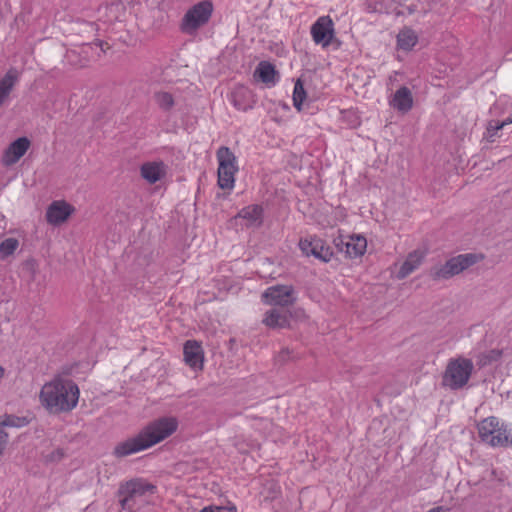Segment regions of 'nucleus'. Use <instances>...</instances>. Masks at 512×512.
<instances>
[{"mask_svg": "<svg viewBox=\"0 0 512 512\" xmlns=\"http://www.w3.org/2000/svg\"><path fill=\"white\" fill-rule=\"evenodd\" d=\"M156 487L142 478L131 479L120 484L118 494L121 496L119 501L123 510L134 512L135 509L142 506L146 501L147 495H152Z\"/></svg>", "mask_w": 512, "mask_h": 512, "instance_id": "obj_3", "label": "nucleus"}, {"mask_svg": "<svg viewBox=\"0 0 512 512\" xmlns=\"http://www.w3.org/2000/svg\"><path fill=\"white\" fill-rule=\"evenodd\" d=\"M254 77L268 86H274L277 82V71L270 62L261 61L254 71Z\"/></svg>", "mask_w": 512, "mask_h": 512, "instance_id": "obj_21", "label": "nucleus"}, {"mask_svg": "<svg viewBox=\"0 0 512 512\" xmlns=\"http://www.w3.org/2000/svg\"><path fill=\"white\" fill-rule=\"evenodd\" d=\"M299 248L306 256H313L322 262H329L333 256L330 246L325 241L316 236L302 238L299 241Z\"/></svg>", "mask_w": 512, "mask_h": 512, "instance_id": "obj_10", "label": "nucleus"}, {"mask_svg": "<svg viewBox=\"0 0 512 512\" xmlns=\"http://www.w3.org/2000/svg\"><path fill=\"white\" fill-rule=\"evenodd\" d=\"M178 427L175 417H162L145 426L137 435L117 443L113 456L124 458L161 442L172 435Z\"/></svg>", "mask_w": 512, "mask_h": 512, "instance_id": "obj_1", "label": "nucleus"}, {"mask_svg": "<svg viewBox=\"0 0 512 512\" xmlns=\"http://www.w3.org/2000/svg\"><path fill=\"white\" fill-rule=\"evenodd\" d=\"M29 420L26 417H20L13 414H4L0 416V426L21 428L26 426Z\"/></svg>", "mask_w": 512, "mask_h": 512, "instance_id": "obj_25", "label": "nucleus"}, {"mask_svg": "<svg viewBox=\"0 0 512 512\" xmlns=\"http://www.w3.org/2000/svg\"><path fill=\"white\" fill-rule=\"evenodd\" d=\"M501 356V352L499 350H491L486 354H482L479 356L478 364L480 366H485L493 361H496Z\"/></svg>", "mask_w": 512, "mask_h": 512, "instance_id": "obj_30", "label": "nucleus"}, {"mask_svg": "<svg viewBox=\"0 0 512 512\" xmlns=\"http://www.w3.org/2000/svg\"><path fill=\"white\" fill-rule=\"evenodd\" d=\"M199 512H236V507H223V506H207Z\"/></svg>", "mask_w": 512, "mask_h": 512, "instance_id": "obj_32", "label": "nucleus"}, {"mask_svg": "<svg viewBox=\"0 0 512 512\" xmlns=\"http://www.w3.org/2000/svg\"><path fill=\"white\" fill-rule=\"evenodd\" d=\"M80 390L71 379L55 377L44 384L40 391L42 405L53 413L72 411L78 404Z\"/></svg>", "mask_w": 512, "mask_h": 512, "instance_id": "obj_2", "label": "nucleus"}, {"mask_svg": "<svg viewBox=\"0 0 512 512\" xmlns=\"http://www.w3.org/2000/svg\"><path fill=\"white\" fill-rule=\"evenodd\" d=\"M501 129H503V123H500L499 120H490L486 128L485 138L493 142L497 132Z\"/></svg>", "mask_w": 512, "mask_h": 512, "instance_id": "obj_29", "label": "nucleus"}, {"mask_svg": "<svg viewBox=\"0 0 512 512\" xmlns=\"http://www.w3.org/2000/svg\"><path fill=\"white\" fill-rule=\"evenodd\" d=\"M19 242L16 238H6L0 243V255L2 258L8 257L18 248Z\"/></svg>", "mask_w": 512, "mask_h": 512, "instance_id": "obj_28", "label": "nucleus"}, {"mask_svg": "<svg viewBox=\"0 0 512 512\" xmlns=\"http://www.w3.org/2000/svg\"><path fill=\"white\" fill-rule=\"evenodd\" d=\"M262 298L266 304L283 309L293 305L296 301L295 290L291 285L268 287L262 294Z\"/></svg>", "mask_w": 512, "mask_h": 512, "instance_id": "obj_9", "label": "nucleus"}, {"mask_svg": "<svg viewBox=\"0 0 512 512\" xmlns=\"http://www.w3.org/2000/svg\"><path fill=\"white\" fill-rule=\"evenodd\" d=\"M74 208L65 201H53L47 208L46 220L52 225L65 222Z\"/></svg>", "mask_w": 512, "mask_h": 512, "instance_id": "obj_16", "label": "nucleus"}, {"mask_svg": "<svg viewBox=\"0 0 512 512\" xmlns=\"http://www.w3.org/2000/svg\"><path fill=\"white\" fill-rule=\"evenodd\" d=\"M293 358H294L293 351L290 350L289 348H284L279 352L277 360L279 362H285V361H288Z\"/></svg>", "mask_w": 512, "mask_h": 512, "instance_id": "obj_33", "label": "nucleus"}, {"mask_svg": "<svg viewBox=\"0 0 512 512\" xmlns=\"http://www.w3.org/2000/svg\"><path fill=\"white\" fill-rule=\"evenodd\" d=\"M336 246L341 252H344L349 258L362 256L367 248V240L361 235L349 236L346 240L340 238L336 241Z\"/></svg>", "mask_w": 512, "mask_h": 512, "instance_id": "obj_13", "label": "nucleus"}, {"mask_svg": "<svg viewBox=\"0 0 512 512\" xmlns=\"http://www.w3.org/2000/svg\"><path fill=\"white\" fill-rule=\"evenodd\" d=\"M4 376V368L2 366H0V380L3 378Z\"/></svg>", "mask_w": 512, "mask_h": 512, "instance_id": "obj_38", "label": "nucleus"}, {"mask_svg": "<svg viewBox=\"0 0 512 512\" xmlns=\"http://www.w3.org/2000/svg\"><path fill=\"white\" fill-rule=\"evenodd\" d=\"M290 317L289 310L272 308L265 313L262 322L269 328L283 329L290 326Z\"/></svg>", "mask_w": 512, "mask_h": 512, "instance_id": "obj_17", "label": "nucleus"}, {"mask_svg": "<svg viewBox=\"0 0 512 512\" xmlns=\"http://www.w3.org/2000/svg\"><path fill=\"white\" fill-rule=\"evenodd\" d=\"M391 104L399 111L407 112L412 108L413 98L411 91L406 86L400 87L394 94Z\"/></svg>", "mask_w": 512, "mask_h": 512, "instance_id": "obj_22", "label": "nucleus"}, {"mask_svg": "<svg viewBox=\"0 0 512 512\" xmlns=\"http://www.w3.org/2000/svg\"><path fill=\"white\" fill-rule=\"evenodd\" d=\"M480 439L492 447L512 446V436L507 426L497 417L491 416L483 419L478 424Z\"/></svg>", "mask_w": 512, "mask_h": 512, "instance_id": "obj_6", "label": "nucleus"}, {"mask_svg": "<svg viewBox=\"0 0 512 512\" xmlns=\"http://www.w3.org/2000/svg\"><path fill=\"white\" fill-rule=\"evenodd\" d=\"M306 96L307 93L305 91L302 80L297 79L293 90V105L298 111L302 110V105L304 100L306 99Z\"/></svg>", "mask_w": 512, "mask_h": 512, "instance_id": "obj_26", "label": "nucleus"}, {"mask_svg": "<svg viewBox=\"0 0 512 512\" xmlns=\"http://www.w3.org/2000/svg\"><path fill=\"white\" fill-rule=\"evenodd\" d=\"M230 101L237 110L244 112L252 109L255 104L252 91L243 86L236 88L231 93Z\"/></svg>", "mask_w": 512, "mask_h": 512, "instance_id": "obj_18", "label": "nucleus"}, {"mask_svg": "<svg viewBox=\"0 0 512 512\" xmlns=\"http://www.w3.org/2000/svg\"><path fill=\"white\" fill-rule=\"evenodd\" d=\"M264 210L261 205L251 204L243 207L235 216V219L245 221L247 228H259L263 224Z\"/></svg>", "mask_w": 512, "mask_h": 512, "instance_id": "obj_14", "label": "nucleus"}, {"mask_svg": "<svg viewBox=\"0 0 512 512\" xmlns=\"http://www.w3.org/2000/svg\"><path fill=\"white\" fill-rule=\"evenodd\" d=\"M154 99L158 107L163 111H169L174 106V98L168 92H157L154 94Z\"/></svg>", "mask_w": 512, "mask_h": 512, "instance_id": "obj_27", "label": "nucleus"}, {"mask_svg": "<svg viewBox=\"0 0 512 512\" xmlns=\"http://www.w3.org/2000/svg\"><path fill=\"white\" fill-rule=\"evenodd\" d=\"M4 448L5 447L3 445H0V455L3 453Z\"/></svg>", "mask_w": 512, "mask_h": 512, "instance_id": "obj_39", "label": "nucleus"}, {"mask_svg": "<svg viewBox=\"0 0 512 512\" xmlns=\"http://www.w3.org/2000/svg\"><path fill=\"white\" fill-rule=\"evenodd\" d=\"M417 42L418 36L411 28H404L397 35V46L401 50L410 51Z\"/></svg>", "mask_w": 512, "mask_h": 512, "instance_id": "obj_24", "label": "nucleus"}, {"mask_svg": "<svg viewBox=\"0 0 512 512\" xmlns=\"http://www.w3.org/2000/svg\"><path fill=\"white\" fill-rule=\"evenodd\" d=\"M500 123H503V128L509 124H512V113L503 121H500Z\"/></svg>", "mask_w": 512, "mask_h": 512, "instance_id": "obj_35", "label": "nucleus"}, {"mask_svg": "<svg viewBox=\"0 0 512 512\" xmlns=\"http://www.w3.org/2000/svg\"><path fill=\"white\" fill-rule=\"evenodd\" d=\"M334 23L329 16H322L311 26V35L316 44L328 47L334 37Z\"/></svg>", "mask_w": 512, "mask_h": 512, "instance_id": "obj_11", "label": "nucleus"}, {"mask_svg": "<svg viewBox=\"0 0 512 512\" xmlns=\"http://www.w3.org/2000/svg\"><path fill=\"white\" fill-rule=\"evenodd\" d=\"M415 10H416V7H415L414 5H412V6H409V7H408V12H409L410 14L414 13V12H415Z\"/></svg>", "mask_w": 512, "mask_h": 512, "instance_id": "obj_37", "label": "nucleus"}, {"mask_svg": "<svg viewBox=\"0 0 512 512\" xmlns=\"http://www.w3.org/2000/svg\"><path fill=\"white\" fill-rule=\"evenodd\" d=\"M19 72L15 68H10L4 77L0 80V107L3 105L15 83L18 81Z\"/></svg>", "mask_w": 512, "mask_h": 512, "instance_id": "obj_23", "label": "nucleus"}, {"mask_svg": "<svg viewBox=\"0 0 512 512\" xmlns=\"http://www.w3.org/2000/svg\"><path fill=\"white\" fill-rule=\"evenodd\" d=\"M30 145L31 142L27 137L17 138L4 150L1 158L2 164L8 167L17 163L25 155Z\"/></svg>", "mask_w": 512, "mask_h": 512, "instance_id": "obj_12", "label": "nucleus"}, {"mask_svg": "<svg viewBox=\"0 0 512 512\" xmlns=\"http://www.w3.org/2000/svg\"><path fill=\"white\" fill-rule=\"evenodd\" d=\"M427 512H446V510L443 507H435L428 510Z\"/></svg>", "mask_w": 512, "mask_h": 512, "instance_id": "obj_36", "label": "nucleus"}, {"mask_svg": "<svg viewBox=\"0 0 512 512\" xmlns=\"http://www.w3.org/2000/svg\"><path fill=\"white\" fill-rule=\"evenodd\" d=\"M184 361L194 370L203 368L204 353L202 346L196 340H188L183 347Z\"/></svg>", "mask_w": 512, "mask_h": 512, "instance_id": "obj_15", "label": "nucleus"}, {"mask_svg": "<svg viewBox=\"0 0 512 512\" xmlns=\"http://www.w3.org/2000/svg\"><path fill=\"white\" fill-rule=\"evenodd\" d=\"M4 428V426H0V445L5 447L7 445L9 435Z\"/></svg>", "mask_w": 512, "mask_h": 512, "instance_id": "obj_34", "label": "nucleus"}, {"mask_svg": "<svg viewBox=\"0 0 512 512\" xmlns=\"http://www.w3.org/2000/svg\"><path fill=\"white\" fill-rule=\"evenodd\" d=\"M218 160V186L221 189L232 190L235 184V174L238 171L237 160L234 153L226 146L217 150Z\"/></svg>", "mask_w": 512, "mask_h": 512, "instance_id": "obj_8", "label": "nucleus"}, {"mask_svg": "<svg viewBox=\"0 0 512 512\" xmlns=\"http://www.w3.org/2000/svg\"><path fill=\"white\" fill-rule=\"evenodd\" d=\"M484 259L481 253H465L451 257L444 264L434 266L430 269L429 275L435 280H448L459 275L466 269L474 266Z\"/></svg>", "mask_w": 512, "mask_h": 512, "instance_id": "obj_4", "label": "nucleus"}, {"mask_svg": "<svg viewBox=\"0 0 512 512\" xmlns=\"http://www.w3.org/2000/svg\"><path fill=\"white\" fill-rule=\"evenodd\" d=\"M213 10L214 6L210 0L196 3L184 14L180 23L181 31L187 35H195L201 27L209 22Z\"/></svg>", "mask_w": 512, "mask_h": 512, "instance_id": "obj_7", "label": "nucleus"}, {"mask_svg": "<svg viewBox=\"0 0 512 512\" xmlns=\"http://www.w3.org/2000/svg\"><path fill=\"white\" fill-rule=\"evenodd\" d=\"M474 365L471 359L458 357L450 359L442 378V384L451 390L462 389L468 383Z\"/></svg>", "mask_w": 512, "mask_h": 512, "instance_id": "obj_5", "label": "nucleus"}, {"mask_svg": "<svg viewBox=\"0 0 512 512\" xmlns=\"http://www.w3.org/2000/svg\"><path fill=\"white\" fill-rule=\"evenodd\" d=\"M424 258L425 253L423 251L414 250L409 253L406 260L403 262L399 269L398 278L404 279L412 272H414L421 265Z\"/></svg>", "mask_w": 512, "mask_h": 512, "instance_id": "obj_20", "label": "nucleus"}, {"mask_svg": "<svg viewBox=\"0 0 512 512\" xmlns=\"http://www.w3.org/2000/svg\"><path fill=\"white\" fill-rule=\"evenodd\" d=\"M141 176L150 184H154L166 174L163 162H147L141 166Z\"/></svg>", "mask_w": 512, "mask_h": 512, "instance_id": "obj_19", "label": "nucleus"}, {"mask_svg": "<svg viewBox=\"0 0 512 512\" xmlns=\"http://www.w3.org/2000/svg\"><path fill=\"white\" fill-rule=\"evenodd\" d=\"M65 456V452L62 448H57L53 450L52 452L45 455V461L46 462H59L61 461Z\"/></svg>", "mask_w": 512, "mask_h": 512, "instance_id": "obj_31", "label": "nucleus"}]
</instances>
